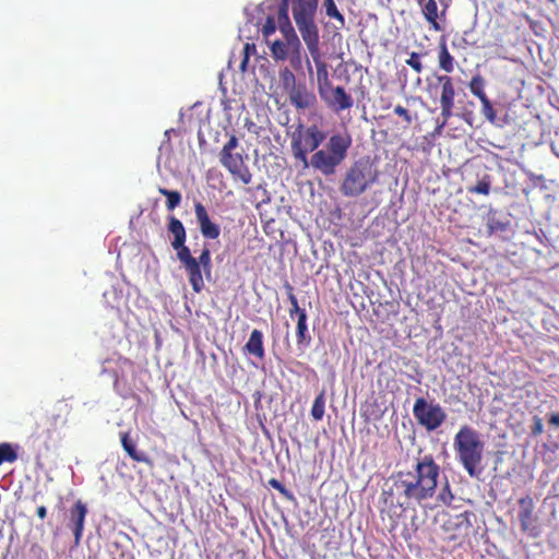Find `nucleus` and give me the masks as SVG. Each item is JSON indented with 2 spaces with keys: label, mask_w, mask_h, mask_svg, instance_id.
Segmentation results:
<instances>
[{
  "label": "nucleus",
  "mask_w": 559,
  "mask_h": 559,
  "mask_svg": "<svg viewBox=\"0 0 559 559\" xmlns=\"http://www.w3.org/2000/svg\"><path fill=\"white\" fill-rule=\"evenodd\" d=\"M485 86L486 81L479 73L473 75L468 83V88L471 93L478 99H483L485 98V96H487L485 93Z\"/></svg>",
  "instance_id": "393cba45"
},
{
  "label": "nucleus",
  "mask_w": 559,
  "mask_h": 559,
  "mask_svg": "<svg viewBox=\"0 0 559 559\" xmlns=\"http://www.w3.org/2000/svg\"><path fill=\"white\" fill-rule=\"evenodd\" d=\"M320 98L334 112H341L348 110L354 105V99L346 92L343 86H334L333 84L329 87L319 92Z\"/></svg>",
  "instance_id": "9b49d317"
},
{
  "label": "nucleus",
  "mask_w": 559,
  "mask_h": 559,
  "mask_svg": "<svg viewBox=\"0 0 559 559\" xmlns=\"http://www.w3.org/2000/svg\"><path fill=\"white\" fill-rule=\"evenodd\" d=\"M394 114L401 117L407 124H409L413 121L409 111L401 105H396L394 107Z\"/></svg>",
  "instance_id": "a19ab883"
},
{
  "label": "nucleus",
  "mask_w": 559,
  "mask_h": 559,
  "mask_svg": "<svg viewBox=\"0 0 559 559\" xmlns=\"http://www.w3.org/2000/svg\"><path fill=\"white\" fill-rule=\"evenodd\" d=\"M270 50L274 60L285 61L288 59L290 52V45L288 44L287 40H275L272 43Z\"/></svg>",
  "instance_id": "5701e85b"
},
{
  "label": "nucleus",
  "mask_w": 559,
  "mask_h": 559,
  "mask_svg": "<svg viewBox=\"0 0 559 559\" xmlns=\"http://www.w3.org/2000/svg\"><path fill=\"white\" fill-rule=\"evenodd\" d=\"M238 147V139L234 134L230 135L219 152V162L229 171L235 181L248 185L252 179V175L246 165L242 150L237 151Z\"/></svg>",
  "instance_id": "0eeeda50"
},
{
  "label": "nucleus",
  "mask_w": 559,
  "mask_h": 559,
  "mask_svg": "<svg viewBox=\"0 0 559 559\" xmlns=\"http://www.w3.org/2000/svg\"><path fill=\"white\" fill-rule=\"evenodd\" d=\"M254 50H255L254 45H251V44H248V43L245 45V47H243V59H242L241 64H240L241 70H246L247 63L249 61L250 52L254 51Z\"/></svg>",
  "instance_id": "79ce46f5"
},
{
  "label": "nucleus",
  "mask_w": 559,
  "mask_h": 559,
  "mask_svg": "<svg viewBox=\"0 0 559 559\" xmlns=\"http://www.w3.org/2000/svg\"><path fill=\"white\" fill-rule=\"evenodd\" d=\"M289 102L296 109H310L316 107L318 100L316 94L306 84H298L288 92Z\"/></svg>",
  "instance_id": "4468645a"
},
{
  "label": "nucleus",
  "mask_w": 559,
  "mask_h": 559,
  "mask_svg": "<svg viewBox=\"0 0 559 559\" xmlns=\"http://www.w3.org/2000/svg\"><path fill=\"white\" fill-rule=\"evenodd\" d=\"M158 192L166 197V207L168 211L175 210L181 202V193L176 190H168L166 188H158Z\"/></svg>",
  "instance_id": "bb28decb"
},
{
  "label": "nucleus",
  "mask_w": 559,
  "mask_h": 559,
  "mask_svg": "<svg viewBox=\"0 0 559 559\" xmlns=\"http://www.w3.org/2000/svg\"><path fill=\"white\" fill-rule=\"evenodd\" d=\"M413 414L417 423L428 431L438 429L447 418L445 412L439 404L428 403L424 397L415 401Z\"/></svg>",
  "instance_id": "6e6552de"
},
{
  "label": "nucleus",
  "mask_w": 559,
  "mask_h": 559,
  "mask_svg": "<svg viewBox=\"0 0 559 559\" xmlns=\"http://www.w3.org/2000/svg\"><path fill=\"white\" fill-rule=\"evenodd\" d=\"M287 289V298L290 302L292 308L289 309V317L293 319L294 317H299L301 313H307L304 308L299 307L298 299L294 294V288L292 285L286 284L285 285Z\"/></svg>",
  "instance_id": "cd10ccee"
},
{
  "label": "nucleus",
  "mask_w": 559,
  "mask_h": 559,
  "mask_svg": "<svg viewBox=\"0 0 559 559\" xmlns=\"http://www.w3.org/2000/svg\"><path fill=\"white\" fill-rule=\"evenodd\" d=\"M469 515H471L469 512H463L461 514L455 515L453 519L454 525L456 526V528L460 531L463 530L465 534L472 526L471 521H469Z\"/></svg>",
  "instance_id": "e433bc0d"
},
{
  "label": "nucleus",
  "mask_w": 559,
  "mask_h": 559,
  "mask_svg": "<svg viewBox=\"0 0 559 559\" xmlns=\"http://www.w3.org/2000/svg\"><path fill=\"white\" fill-rule=\"evenodd\" d=\"M453 447L467 474L478 476L485 448L479 432L467 425L462 426L454 437Z\"/></svg>",
  "instance_id": "7ed1b4c3"
},
{
  "label": "nucleus",
  "mask_w": 559,
  "mask_h": 559,
  "mask_svg": "<svg viewBox=\"0 0 559 559\" xmlns=\"http://www.w3.org/2000/svg\"><path fill=\"white\" fill-rule=\"evenodd\" d=\"M549 424L559 427V413H555L550 416Z\"/></svg>",
  "instance_id": "49530a36"
},
{
  "label": "nucleus",
  "mask_w": 559,
  "mask_h": 559,
  "mask_svg": "<svg viewBox=\"0 0 559 559\" xmlns=\"http://www.w3.org/2000/svg\"><path fill=\"white\" fill-rule=\"evenodd\" d=\"M255 190H257V191H261V192H262V194H263V197H265V198H262V200H261L260 202H258L257 207H259L261 203H266V202H269V197L266 195V194H267L266 190H265L262 186H258V187L255 188Z\"/></svg>",
  "instance_id": "37998d69"
},
{
  "label": "nucleus",
  "mask_w": 559,
  "mask_h": 559,
  "mask_svg": "<svg viewBox=\"0 0 559 559\" xmlns=\"http://www.w3.org/2000/svg\"><path fill=\"white\" fill-rule=\"evenodd\" d=\"M308 70L311 71L310 62L308 61Z\"/></svg>",
  "instance_id": "de8ad7c7"
},
{
  "label": "nucleus",
  "mask_w": 559,
  "mask_h": 559,
  "mask_svg": "<svg viewBox=\"0 0 559 559\" xmlns=\"http://www.w3.org/2000/svg\"><path fill=\"white\" fill-rule=\"evenodd\" d=\"M379 179V170L369 159L360 158L345 173L340 191L348 198L359 197Z\"/></svg>",
  "instance_id": "20e7f679"
},
{
  "label": "nucleus",
  "mask_w": 559,
  "mask_h": 559,
  "mask_svg": "<svg viewBox=\"0 0 559 559\" xmlns=\"http://www.w3.org/2000/svg\"><path fill=\"white\" fill-rule=\"evenodd\" d=\"M420 57V53L413 51L411 52L409 58L405 61L406 64L409 66L418 74L424 70Z\"/></svg>",
  "instance_id": "58836bf2"
},
{
  "label": "nucleus",
  "mask_w": 559,
  "mask_h": 559,
  "mask_svg": "<svg viewBox=\"0 0 559 559\" xmlns=\"http://www.w3.org/2000/svg\"><path fill=\"white\" fill-rule=\"evenodd\" d=\"M325 413V391L322 390L314 399L311 407V416L316 421L323 418Z\"/></svg>",
  "instance_id": "a878e982"
},
{
  "label": "nucleus",
  "mask_w": 559,
  "mask_h": 559,
  "mask_svg": "<svg viewBox=\"0 0 559 559\" xmlns=\"http://www.w3.org/2000/svg\"><path fill=\"white\" fill-rule=\"evenodd\" d=\"M307 320H308L307 313H301V316L297 317L296 338H297V346L300 349L307 348L311 343V335L308 331Z\"/></svg>",
  "instance_id": "aec40b11"
},
{
  "label": "nucleus",
  "mask_w": 559,
  "mask_h": 559,
  "mask_svg": "<svg viewBox=\"0 0 559 559\" xmlns=\"http://www.w3.org/2000/svg\"><path fill=\"white\" fill-rule=\"evenodd\" d=\"M280 80L282 82L283 87L287 92H289L290 90L298 85L296 84L295 74L288 68H284L283 70L280 71Z\"/></svg>",
  "instance_id": "c756f323"
},
{
  "label": "nucleus",
  "mask_w": 559,
  "mask_h": 559,
  "mask_svg": "<svg viewBox=\"0 0 559 559\" xmlns=\"http://www.w3.org/2000/svg\"><path fill=\"white\" fill-rule=\"evenodd\" d=\"M87 513V506L82 500H76L68 510L67 527L73 533L75 546L82 540Z\"/></svg>",
  "instance_id": "ddd939ff"
},
{
  "label": "nucleus",
  "mask_w": 559,
  "mask_h": 559,
  "mask_svg": "<svg viewBox=\"0 0 559 559\" xmlns=\"http://www.w3.org/2000/svg\"><path fill=\"white\" fill-rule=\"evenodd\" d=\"M276 32V22L273 16H267L262 27V34L265 38L270 37Z\"/></svg>",
  "instance_id": "ea45409f"
},
{
  "label": "nucleus",
  "mask_w": 559,
  "mask_h": 559,
  "mask_svg": "<svg viewBox=\"0 0 559 559\" xmlns=\"http://www.w3.org/2000/svg\"><path fill=\"white\" fill-rule=\"evenodd\" d=\"M352 143V135L347 131L331 134L323 146L310 156L309 167L326 177L334 175L346 159Z\"/></svg>",
  "instance_id": "f03ea898"
},
{
  "label": "nucleus",
  "mask_w": 559,
  "mask_h": 559,
  "mask_svg": "<svg viewBox=\"0 0 559 559\" xmlns=\"http://www.w3.org/2000/svg\"><path fill=\"white\" fill-rule=\"evenodd\" d=\"M267 485L274 489H276L283 498H285L286 500L290 501V502H296V497L294 496V493L288 490L280 480H277L276 478H271L267 480Z\"/></svg>",
  "instance_id": "2f4dec72"
},
{
  "label": "nucleus",
  "mask_w": 559,
  "mask_h": 559,
  "mask_svg": "<svg viewBox=\"0 0 559 559\" xmlns=\"http://www.w3.org/2000/svg\"><path fill=\"white\" fill-rule=\"evenodd\" d=\"M437 500L444 504V506H451L452 501L454 500V496L451 491V487L448 481L443 485V487L440 489Z\"/></svg>",
  "instance_id": "c9c22d12"
},
{
  "label": "nucleus",
  "mask_w": 559,
  "mask_h": 559,
  "mask_svg": "<svg viewBox=\"0 0 559 559\" xmlns=\"http://www.w3.org/2000/svg\"><path fill=\"white\" fill-rule=\"evenodd\" d=\"M289 0H281L278 5V13H277V22L278 26L284 25L286 23H290L289 16H288V8H289Z\"/></svg>",
  "instance_id": "4c0bfd02"
},
{
  "label": "nucleus",
  "mask_w": 559,
  "mask_h": 559,
  "mask_svg": "<svg viewBox=\"0 0 559 559\" xmlns=\"http://www.w3.org/2000/svg\"><path fill=\"white\" fill-rule=\"evenodd\" d=\"M542 432H543V423H542V419H537L536 424H535V427L533 429V433L534 435H539Z\"/></svg>",
  "instance_id": "a18cd8bd"
},
{
  "label": "nucleus",
  "mask_w": 559,
  "mask_h": 559,
  "mask_svg": "<svg viewBox=\"0 0 559 559\" xmlns=\"http://www.w3.org/2000/svg\"><path fill=\"white\" fill-rule=\"evenodd\" d=\"M289 60L293 68L298 69L301 67V43L300 40L295 44H290Z\"/></svg>",
  "instance_id": "72a5a7b5"
},
{
  "label": "nucleus",
  "mask_w": 559,
  "mask_h": 559,
  "mask_svg": "<svg viewBox=\"0 0 559 559\" xmlns=\"http://www.w3.org/2000/svg\"><path fill=\"white\" fill-rule=\"evenodd\" d=\"M191 260H193L192 264L187 263V261L180 263L188 274L189 283L193 292L200 293L204 287L201 267H203L205 272H210L212 266L210 249L207 247H204L200 257L197 259L191 255Z\"/></svg>",
  "instance_id": "1a4fd4ad"
},
{
  "label": "nucleus",
  "mask_w": 559,
  "mask_h": 559,
  "mask_svg": "<svg viewBox=\"0 0 559 559\" xmlns=\"http://www.w3.org/2000/svg\"><path fill=\"white\" fill-rule=\"evenodd\" d=\"M490 186H491V181H490L489 176H485L475 186L468 187L467 191H468V193H477V194L488 195L490 192Z\"/></svg>",
  "instance_id": "7c9ffc66"
},
{
  "label": "nucleus",
  "mask_w": 559,
  "mask_h": 559,
  "mask_svg": "<svg viewBox=\"0 0 559 559\" xmlns=\"http://www.w3.org/2000/svg\"><path fill=\"white\" fill-rule=\"evenodd\" d=\"M438 84L440 85V107L441 117L443 119L442 126L453 116L454 98L456 95L455 85L453 79L448 74H441L436 76Z\"/></svg>",
  "instance_id": "f8f14e48"
},
{
  "label": "nucleus",
  "mask_w": 559,
  "mask_h": 559,
  "mask_svg": "<svg viewBox=\"0 0 559 559\" xmlns=\"http://www.w3.org/2000/svg\"><path fill=\"white\" fill-rule=\"evenodd\" d=\"M323 8L325 10V14L330 19H334L335 21H337V23H338L337 28L345 27V24H346L345 17L337 9L334 0H323Z\"/></svg>",
  "instance_id": "b1692460"
},
{
  "label": "nucleus",
  "mask_w": 559,
  "mask_h": 559,
  "mask_svg": "<svg viewBox=\"0 0 559 559\" xmlns=\"http://www.w3.org/2000/svg\"><path fill=\"white\" fill-rule=\"evenodd\" d=\"M17 460V453L10 443H0V465L13 463Z\"/></svg>",
  "instance_id": "c85d7f7f"
},
{
  "label": "nucleus",
  "mask_w": 559,
  "mask_h": 559,
  "mask_svg": "<svg viewBox=\"0 0 559 559\" xmlns=\"http://www.w3.org/2000/svg\"><path fill=\"white\" fill-rule=\"evenodd\" d=\"M167 230L174 236L171 240V247L176 251L177 259L180 262L192 264L191 251L186 246L187 233L183 224L176 216L171 215L168 217Z\"/></svg>",
  "instance_id": "9d476101"
},
{
  "label": "nucleus",
  "mask_w": 559,
  "mask_h": 559,
  "mask_svg": "<svg viewBox=\"0 0 559 559\" xmlns=\"http://www.w3.org/2000/svg\"><path fill=\"white\" fill-rule=\"evenodd\" d=\"M479 100L481 103V114L489 122L495 123L497 119V114L490 99L488 98V96H485V98Z\"/></svg>",
  "instance_id": "473e14b6"
},
{
  "label": "nucleus",
  "mask_w": 559,
  "mask_h": 559,
  "mask_svg": "<svg viewBox=\"0 0 559 559\" xmlns=\"http://www.w3.org/2000/svg\"><path fill=\"white\" fill-rule=\"evenodd\" d=\"M278 27H280L281 33L283 34V37L285 38V40L288 41L289 45L290 44L296 45V43L299 41V38H298L292 23H286Z\"/></svg>",
  "instance_id": "f704fd0d"
},
{
  "label": "nucleus",
  "mask_w": 559,
  "mask_h": 559,
  "mask_svg": "<svg viewBox=\"0 0 559 559\" xmlns=\"http://www.w3.org/2000/svg\"><path fill=\"white\" fill-rule=\"evenodd\" d=\"M36 514L39 519L44 520L47 516V509L45 506H39L36 510Z\"/></svg>",
  "instance_id": "c03bdc74"
},
{
  "label": "nucleus",
  "mask_w": 559,
  "mask_h": 559,
  "mask_svg": "<svg viewBox=\"0 0 559 559\" xmlns=\"http://www.w3.org/2000/svg\"><path fill=\"white\" fill-rule=\"evenodd\" d=\"M245 349L250 355H253L259 359L264 357L263 334L260 330L254 329L251 332L250 337L245 345Z\"/></svg>",
  "instance_id": "412c9836"
},
{
  "label": "nucleus",
  "mask_w": 559,
  "mask_h": 559,
  "mask_svg": "<svg viewBox=\"0 0 559 559\" xmlns=\"http://www.w3.org/2000/svg\"><path fill=\"white\" fill-rule=\"evenodd\" d=\"M519 513L518 518L520 521L521 530L526 532L531 528L533 523V511H534V502L530 496L523 497L519 499Z\"/></svg>",
  "instance_id": "a211bd4d"
},
{
  "label": "nucleus",
  "mask_w": 559,
  "mask_h": 559,
  "mask_svg": "<svg viewBox=\"0 0 559 559\" xmlns=\"http://www.w3.org/2000/svg\"><path fill=\"white\" fill-rule=\"evenodd\" d=\"M121 445L128 455L135 462L148 463L150 459L143 452H140L135 448V443L131 440L128 432L120 433Z\"/></svg>",
  "instance_id": "4be33fe9"
},
{
  "label": "nucleus",
  "mask_w": 559,
  "mask_h": 559,
  "mask_svg": "<svg viewBox=\"0 0 559 559\" xmlns=\"http://www.w3.org/2000/svg\"><path fill=\"white\" fill-rule=\"evenodd\" d=\"M438 66L445 73H452L455 68V59L449 51L444 38L440 40L438 46Z\"/></svg>",
  "instance_id": "6ab92c4d"
},
{
  "label": "nucleus",
  "mask_w": 559,
  "mask_h": 559,
  "mask_svg": "<svg viewBox=\"0 0 559 559\" xmlns=\"http://www.w3.org/2000/svg\"><path fill=\"white\" fill-rule=\"evenodd\" d=\"M328 139L325 131L317 124H298L292 134L290 148L295 160L309 168V153H314Z\"/></svg>",
  "instance_id": "39448f33"
},
{
  "label": "nucleus",
  "mask_w": 559,
  "mask_h": 559,
  "mask_svg": "<svg viewBox=\"0 0 559 559\" xmlns=\"http://www.w3.org/2000/svg\"><path fill=\"white\" fill-rule=\"evenodd\" d=\"M440 466L431 454L416 459L412 469L391 476L392 486L383 491L384 502L393 507L423 506L437 491Z\"/></svg>",
  "instance_id": "f257e3e1"
},
{
  "label": "nucleus",
  "mask_w": 559,
  "mask_h": 559,
  "mask_svg": "<svg viewBox=\"0 0 559 559\" xmlns=\"http://www.w3.org/2000/svg\"><path fill=\"white\" fill-rule=\"evenodd\" d=\"M319 0H292V13L306 46L319 43V28L314 17Z\"/></svg>",
  "instance_id": "423d86ee"
},
{
  "label": "nucleus",
  "mask_w": 559,
  "mask_h": 559,
  "mask_svg": "<svg viewBox=\"0 0 559 559\" xmlns=\"http://www.w3.org/2000/svg\"><path fill=\"white\" fill-rule=\"evenodd\" d=\"M416 3L420 7L421 14L425 21L429 24L430 28L436 32H441L443 29L440 24V20H445V10H442L439 14L438 3L436 0H415Z\"/></svg>",
  "instance_id": "2eb2a0df"
},
{
  "label": "nucleus",
  "mask_w": 559,
  "mask_h": 559,
  "mask_svg": "<svg viewBox=\"0 0 559 559\" xmlns=\"http://www.w3.org/2000/svg\"><path fill=\"white\" fill-rule=\"evenodd\" d=\"M194 213L202 236L206 239H217L221 234V228L210 219L207 211L201 202L194 203Z\"/></svg>",
  "instance_id": "dca6fc26"
},
{
  "label": "nucleus",
  "mask_w": 559,
  "mask_h": 559,
  "mask_svg": "<svg viewBox=\"0 0 559 559\" xmlns=\"http://www.w3.org/2000/svg\"><path fill=\"white\" fill-rule=\"evenodd\" d=\"M307 48L313 62L316 63L318 92H321L322 90L332 85V82L329 79L328 64L321 58L320 41L310 44V46H307Z\"/></svg>",
  "instance_id": "f3484780"
}]
</instances>
